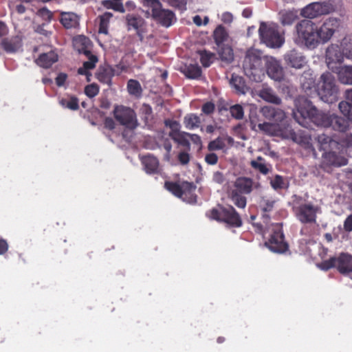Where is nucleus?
Returning <instances> with one entry per match:
<instances>
[{
    "label": "nucleus",
    "mask_w": 352,
    "mask_h": 352,
    "mask_svg": "<svg viewBox=\"0 0 352 352\" xmlns=\"http://www.w3.org/2000/svg\"><path fill=\"white\" fill-rule=\"evenodd\" d=\"M89 43L90 41L88 38H84L82 40L81 47L78 49L80 54H85L89 59V60L83 63L82 67L78 69V74L85 76L88 82L91 80L90 77L91 76L89 71L95 68L96 64L98 61V57L91 54L88 46Z\"/></svg>",
    "instance_id": "obj_13"
},
{
    "label": "nucleus",
    "mask_w": 352,
    "mask_h": 352,
    "mask_svg": "<svg viewBox=\"0 0 352 352\" xmlns=\"http://www.w3.org/2000/svg\"><path fill=\"white\" fill-rule=\"evenodd\" d=\"M115 76L114 69L109 65L100 66L96 73L98 80L103 84L111 86L112 78Z\"/></svg>",
    "instance_id": "obj_23"
},
{
    "label": "nucleus",
    "mask_w": 352,
    "mask_h": 352,
    "mask_svg": "<svg viewBox=\"0 0 352 352\" xmlns=\"http://www.w3.org/2000/svg\"><path fill=\"white\" fill-rule=\"evenodd\" d=\"M300 82L302 89L305 91H311L315 88L316 80L310 71H305L300 77Z\"/></svg>",
    "instance_id": "obj_31"
},
{
    "label": "nucleus",
    "mask_w": 352,
    "mask_h": 352,
    "mask_svg": "<svg viewBox=\"0 0 352 352\" xmlns=\"http://www.w3.org/2000/svg\"><path fill=\"white\" fill-rule=\"evenodd\" d=\"M275 201L272 199H263L260 203V206L263 212L262 217L263 222L267 225L270 219V216L267 214L272 211L274 206Z\"/></svg>",
    "instance_id": "obj_36"
},
{
    "label": "nucleus",
    "mask_w": 352,
    "mask_h": 352,
    "mask_svg": "<svg viewBox=\"0 0 352 352\" xmlns=\"http://www.w3.org/2000/svg\"><path fill=\"white\" fill-rule=\"evenodd\" d=\"M329 127H332L333 130L338 131L342 133L345 132L347 130L349 127L348 120L345 119L344 118L338 116L334 113H329Z\"/></svg>",
    "instance_id": "obj_26"
},
{
    "label": "nucleus",
    "mask_w": 352,
    "mask_h": 352,
    "mask_svg": "<svg viewBox=\"0 0 352 352\" xmlns=\"http://www.w3.org/2000/svg\"><path fill=\"white\" fill-rule=\"evenodd\" d=\"M299 39L309 48H315L319 43L318 27L311 21L302 20L296 26Z\"/></svg>",
    "instance_id": "obj_5"
},
{
    "label": "nucleus",
    "mask_w": 352,
    "mask_h": 352,
    "mask_svg": "<svg viewBox=\"0 0 352 352\" xmlns=\"http://www.w3.org/2000/svg\"><path fill=\"white\" fill-rule=\"evenodd\" d=\"M113 17V14L109 12H105L103 14L100 15L98 18L99 19L98 33L103 34H108L109 26L110 20Z\"/></svg>",
    "instance_id": "obj_37"
},
{
    "label": "nucleus",
    "mask_w": 352,
    "mask_h": 352,
    "mask_svg": "<svg viewBox=\"0 0 352 352\" xmlns=\"http://www.w3.org/2000/svg\"><path fill=\"white\" fill-rule=\"evenodd\" d=\"M344 60L343 53L338 45L332 44L326 50V60L328 67L333 72L339 67L334 66L335 64L340 65Z\"/></svg>",
    "instance_id": "obj_18"
},
{
    "label": "nucleus",
    "mask_w": 352,
    "mask_h": 352,
    "mask_svg": "<svg viewBox=\"0 0 352 352\" xmlns=\"http://www.w3.org/2000/svg\"><path fill=\"white\" fill-rule=\"evenodd\" d=\"M284 58L287 65L296 69H301L306 64L305 56L296 50L289 51Z\"/></svg>",
    "instance_id": "obj_22"
},
{
    "label": "nucleus",
    "mask_w": 352,
    "mask_h": 352,
    "mask_svg": "<svg viewBox=\"0 0 352 352\" xmlns=\"http://www.w3.org/2000/svg\"><path fill=\"white\" fill-rule=\"evenodd\" d=\"M184 133L179 132V129L170 131L169 132V137H170L175 142H177L183 146H188V141L184 138Z\"/></svg>",
    "instance_id": "obj_49"
},
{
    "label": "nucleus",
    "mask_w": 352,
    "mask_h": 352,
    "mask_svg": "<svg viewBox=\"0 0 352 352\" xmlns=\"http://www.w3.org/2000/svg\"><path fill=\"white\" fill-rule=\"evenodd\" d=\"M293 140L307 149L314 150L311 136L303 131L293 133Z\"/></svg>",
    "instance_id": "obj_34"
},
{
    "label": "nucleus",
    "mask_w": 352,
    "mask_h": 352,
    "mask_svg": "<svg viewBox=\"0 0 352 352\" xmlns=\"http://www.w3.org/2000/svg\"><path fill=\"white\" fill-rule=\"evenodd\" d=\"M205 162L209 165H214L218 162V156L214 153H210L206 155Z\"/></svg>",
    "instance_id": "obj_57"
},
{
    "label": "nucleus",
    "mask_w": 352,
    "mask_h": 352,
    "mask_svg": "<svg viewBox=\"0 0 352 352\" xmlns=\"http://www.w3.org/2000/svg\"><path fill=\"white\" fill-rule=\"evenodd\" d=\"M230 113L231 116L236 120H241L243 118V108L239 104L231 106L230 107Z\"/></svg>",
    "instance_id": "obj_51"
},
{
    "label": "nucleus",
    "mask_w": 352,
    "mask_h": 352,
    "mask_svg": "<svg viewBox=\"0 0 352 352\" xmlns=\"http://www.w3.org/2000/svg\"><path fill=\"white\" fill-rule=\"evenodd\" d=\"M99 90V86L96 83H92L85 87V94L87 97L92 98L98 94Z\"/></svg>",
    "instance_id": "obj_52"
},
{
    "label": "nucleus",
    "mask_w": 352,
    "mask_h": 352,
    "mask_svg": "<svg viewBox=\"0 0 352 352\" xmlns=\"http://www.w3.org/2000/svg\"><path fill=\"white\" fill-rule=\"evenodd\" d=\"M188 0H167L168 4L181 10L186 9V4Z\"/></svg>",
    "instance_id": "obj_55"
},
{
    "label": "nucleus",
    "mask_w": 352,
    "mask_h": 352,
    "mask_svg": "<svg viewBox=\"0 0 352 352\" xmlns=\"http://www.w3.org/2000/svg\"><path fill=\"white\" fill-rule=\"evenodd\" d=\"M272 187L275 189H282L284 188V180L282 176L276 175L270 182Z\"/></svg>",
    "instance_id": "obj_54"
},
{
    "label": "nucleus",
    "mask_w": 352,
    "mask_h": 352,
    "mask_svg": "<svg viewBox=\"0 0 352 352\" xmlns=\"http://www.w3.org/2000/svg\"><path fill=\"white\" fill-rule=\"evenodd\" d=\"M142 4L144 8L151 10V16L162 6V3L159 0H142Z\"/></svg>",
    "instance_id": "obj_46"
},
{
    "label": "nucleus",
    "mask_w": 352,
    "mask_h": 352,
    "mask_svg": "<svg viewBox=\"0 0 352 352\" xmlns=\"http://www.w3.org/2000/svg\"><path fill=\"white\" fill-rule=\"evenodd\" d=\"M260 130L270 135H276L279 131V126L277 124L263 122L258 125Z\"/></svg>",
    "instance_id": "obj_44"
},
{
    "label": "nucleus",
    "mask_w": 352,
    "mask_h": 352,
    "mask_svg": "<svg viewBox=\"0 0 352 352\" xmlns=\"http://www.w3.org/2000/svg\"><path fill=\"white\" fill-rule=\"evenodd\" d=\"M317 93L324 102L332 104L338 101V88L334 76L330 72L321 75L320 80L318 84Z\"/></svg>",
    "instance_id": "obj_4"
},
{
    "label": "nucleus",
    "mask_w": 352,
    "mask_h": 352,
    "mask_svg": "<svg viewBox=\"0 0 352 352\" xmlns=\"http://www.w3.org/2000/svg\"><path fill=\"white\" fill-rule=\"evenodd\" d=\"M220 58L227 63H231L234 60L233 50L230 46H222L219 51Z\"/></svg>",
    "instance_id": "obj_45"
},
{
    "label": "nucleus",
    "mask_w": 352,
    "mask_h": 352,
    "mask_svg": "<svg viewBox=\"0 0 352 352\" xmlns=\"http://www.w3.org/2000/svg\"><path fill=\"white\" fill-rule=\"evenodd\" d=\"M210 217L226 223L230 228H239L243 224L240 214L232 206H221L219 209L212 208L210 211Z\"/></svg>",
    "instance_id": "obj_7"
},
{
    "label": "nucleus",
    "mask_w": 352,
    "mask_h": 352,
    "mask_svg": "<svg viewBox=\"0 0 352 352\" xmlns=\"http://www.w3.org/2000/svg\"><path fill=\"white\" fill-rule=\"evenodd\" d=\"M226 147L225 139L218 137L215 140L210 141L208 145V149L210 151L223 149Z\"/></svg>",
    "instance_id": "obj_47"
},
{
    "label": "nucleus",
    "mask_w": 352,
    "mask_h": 352,
    "mask_svg": "<svg viewBox=\"0 0 352 352\" xmlns=\"http://www.w3.org/2000/svg\"><path fill=\"white\" fill-rule=\"evenodd\" d=\"M115 119L126 128L134 129L138 126L136 113L130 107L123 105H116L113 109Z\"/></svg>",
    "instance_id": "obj_14"
},
{
    "label": "nucleus",
    "mask_w": 352,
    "mask_h": 352,
    "mask_svg": "<svg viewBox=\"0 0 352 352\" xmlns=\"http://www.w3.org/2000/svg\"><path fill=\"white\" fill-rule=\"evenodd\" d=\"M184 134L190 138V140L197 145H201V137L197 134H191L189 133H184Z\"/></svg>",
    "instance_id": "obj_63"
},
{
    "label": "nucleus",
    "mask_w": 352,
    "mask_h": 352,
    "mask_svg": "<svg viewBox=\"0 0 352 352\" xmlns=\"http://www.w3.org/2000/svg\"><path fill=\"white\" fill-rule=\"evenodd\" d=\"M261 41L267 47L272 48L280 47L284 43L285 38L278 30L276 24H266L261 23L258 29Z\"/></svg>",
    "instance_id": "obj_8"
},
{
    "label": "nucleus",
    "mask_w": 352,
    "mask_h": 352,
    "mask_svg": "<svg viewBox=\"0 0 352 352\" xmlns=\"http://www.w3.org/2000/svg\"><path fill=\"white\" fill-rule=\"evenodd\" d=\"M264 63L265 72L270 78L276 81L283 79L284 72L279 60L272 56H265Z\"/></svg>",
    "instance_id": "obj_16"
},
{
    "label": "nucleus",
    "mask_w": 352,
    "mask_h": 352,
    "mask_svg": "<svg viewBox=\"0 0 352 352\" xmlns=\"http://www.w3.org/2000/svg\"><path fill=\"white\" fill-rule=\"evenodd\" d=\"M126 21L128 30L133 29L136 31L138 36L142 39L145 20L138 14H128L126 16Z\"/></svg>",
    "instance_id": "obj_20"
},
{
    "label": "nucleus",
    "mask_w": 352,
    "mask_h": 352,
    "mask_svg": "<svg viewBox=\"0 0 352 352\" xmlns=\"http://www.w3.org/2000/svg\"><path fill=\"white\" fill-rule=\"evenodd\" d=\"M178 160L181 164L186 165L188 164L190 161V155L186 152H180L178 155Z\"/></svg>",
    "instance_id": "obj_60"
},
{
    "label": "nucleus",
    "mask_w": 352,
    "mask_h": 352,
    "mask_svg": "<svg viewBox=\"0 0 352 352\" xmlns=\"http://www.w3.org/2000/svg\"><path fill=\"white\" fill-rule=\"evenodd\" d=\"M264 57L259 50L250 49L246 52L243 69L244 74L250 80L254 82H261L265 77Z\"/></svg>",
    "instance_id": "obj_2"
},
{
    "label": "nucleus",
    "mask_w": 352,
    "mask_h": 352,
    "mask_svg": "<svg viewBox=\"0 0 352 352\" xmlns=\"http://www.w3.org/2000/svg\"><path fill=\"white\" fill-rule=\"evenodd\" d=\"M164 124L166 127H169L171 129V131H176L179 129L180 128V124L179 122L174 120L166 119L164 120Z\"/></svg>",
    "instance_id": "obj_58"
},
{
    "label": "nucleus",
    "mask_w": 352,
    "mask_h": 352,
    "mask_svg": "<svg viewBox=\"0 0 352 352\" xmlns=\"http://www.w3.org/2000/svg\"><path fill=\"white\" fill-rule=\"evenodd\" d=\"M261 111L265 118L276 122H281L285 118L283 111L272 106H265L261 109Z\"/></svg>",
    "instance_id": "obj_24"
},
{
    "label": "nucleus",
    "mask_w": 352,
    "mask_h": 352,
    "mask_svg": "<svg viewBox=\"0 0 352 352\" xmlns=\"http://www.w3.org/2000/svg\"><path fill=\"white\" fill-rule=\"evenodd\" d=\"M1 47L8 54L16 53L23 47L22 37L16 35L4 38L1 41Z\"/></svg>",
    "instance_id": "obj_19"
},
{
    "label": "nucleus",
    "mask_w": 352,
    "mask_h": 352,
    "mask_svg": "<svg viewBox=\"0 0 352 352\" xmlns=\"http://www.w3.org/2000/svg\"><path fill=\"white\" fill-rule=\"evenodd\" d=\"M181 72L186 78L190 79H197L199 78L202 74L201 68L197 64L185 65L182 68Z\"/></svg>",
    "instance_id": "obj_35"
},
{
    "label": "nucleus",
    "mask_w": 352,
    "mask_h": 352,
    "mask_svg": "<svg viewBox=\"0 0 352 352\" xmlns=\"http://www.w3.org/2000/svg\"><path fill=\"white\" fill-rule=\"evenodd\" d=\"M318 267L324 271L336 267L341 274L349 276L352 273V255L341 253L338 257H331L322 261Z\"/></svg>",
    "instance_id": "obj_6"
},
{
    "label": "nucleus",
    "mask_w": 352,
    "mask_h": 352,
    "mask_svg": "<svg viewBox=\"0 0 352 352\" xmlns=\"http://www.w3.org/2000/svg\"><path fill=\"white\" fill-rule=\"evenodd\" d=\"M340 25V20L337 18L329 17L326 19L322 25L318 28L319 43L329 41Z\"/></svg>",
    "instance_id": "obj_15"
},
{
    "label": "nucleus",
    "mask_w": 352,
    "mask_h": 352,
    "mask_svg": "<svg viewBox=\"0 0 352 352\" xmlns=\"http://www.w3.org/2000/svg\"><path fill=\"white\" fill-rule=\"evenodd\" d=\"M104 125L106 129L109 130H113L116 127L114 120H113V118L109 117L104 119Z\"/></svg>",
    "instance_id": "obj_64"
},
{
    "label": "nucleus",
    "mask_w": 352,
    "mask_h": 352,
    "mask_svg": "<svg viewBox=\"0 0 352 352\" xmlns=\"http://www.w3.org/2000/svg\"><path fill=\"white\" fill-rule=\"evenodd\" d=\"M212 180L217 184H221L225 181V177L221 172L216 171L213 173Z\"/></svg>",
    "instance_id": "obj_61"
},
{
    "label": "nucleus",
    "mask_w": 352,
    "mask_h": 352,
    "mask_svg": "<svg viewBox=\"0 0 352 352\" xmlns=\"http://www.w3.org/2000/svg\"><path fill=\"white\" fill-rule=\"evenodd\" d=\"M339 109L341 113L345 116H349L352 111V104L346 100V101H342L338 105Z\"/></svg>",
    "instance_id": "obj_53"
},
{
    "label": "nucleus",
    "mask_w": 352,
    "mask_h": 352,
    "mask_svg": "<svg viewBox=\"0 0 352 352\" xmlns=\"http://www.w3.org/2000/svg\"><path fill=\"white\" fill-rule=\"evenodd\" d=\"M344 230L347 232L352 231V214H349L344 220Z\"/></svg>",
    "instance_id": "obj_62"
},
{
    "label": "nucleus",
    "mask_w": 352,
    "mask_h": 352,
    "mask_svg": "<svg viewBox=\"0 0 352 352\" xmlns=\"http://www.w3.org/2000/svg\"><path fill=\"white\" fill-rule=\"evenodd\" d=\"M338 74L339 81L345 85H352V66H340L333 71Z\"/></svg>",
    "instance_id": "obj_30"
},
{
    "label": "nucleus",
    "mask_w": 352,
    "mask_h": 352,
    "mask_svg": "<svg viewBox=\"0 0 352 352\" xmlns=\"http://www.w3.org/2000/svg\"><path fill=\"white\" fill-rule=\"evenodd\" d=\"M269 229L271 230V233L267 241L265 242V245L275 253L286 252L289 250V245L285 241L282 224H272Z\"/></svg>",
    "instance_id": "obj_9"
},
{
    "label": "nucleus",
    "mask_w": 352,
    "mask_h": 352,
    "mask_svg": "<svg viewBox=\"0 0 352 352\" xmlns=\"http://www.w3.org/2000/svg\"><path fill=\"white\" fill-rule=\"evenodd\" d=\"M184 124L186 129L192 130L199 127L201 120L197 115L189 113L184 118Z\"/></svg>",
    "instance_id": "obj_38"
},
{
    "label": "nucleus",
    "mask_w": 352,
    "mask_h": 352,
    "mask_svg": "<svg viewBox=\"0 0 352 352\" xmlns=\"http://www.w3.org/2000/svg\"><path fill=\"white\" fill-rule=\"evenodd\" d=\"M317 142L319 144V149L324 152L329 150H340L341 147H349L352 146V134L343 133L338 140L333 139L324 133L318 135Z\"/></svg>",
    "instance_id": "obj_10"
},
{
    "label": "nucleus",
    "mask_w": 352,
    "mask_h": 352,
    "mask_svg": "<svg viewBox=\"0 0 352 352\" xmlns=\"http://www.w3.org/2000/svg\"><path fill=\"white\" fill-rule=\"evenodd\" d=\"M141 162L144 170L148 174H155L158 173L159 161L157 157L152 155H144L141 158Z\"/></svg>",
    "instance_id": "obj_27"
},
{
    "label": "nucleus",
    "mask_w": 352,
    "mask_h": 352,
    "mask_svg": "<svg viewBox=\"0 0 352 352\" xmlns=\"http://www.w3.org/2000/svg\"><path fill=\"white\" fill-rule=\"evenodd\" d=\"M263 159L261 157H258L256 160H252L250 162L251 166L259 171L263 175H267L270 172L269 168L264 163H261L258 161H261Z\"/></svg>",
    "instance_id": "obj_48"
},
{
    "label": "nucleus",
    "mask_w": 352,
    "mask_h": 352,
    "mask_svg": "<svg viewBox=\"0 0 352 352\" xmlns=\"http://www.w3.org/2000/svg\"><path fill=\"white\" fill-rule=\"evenodd\" d=\"M67 79V75L65 73H60L55 78L56 85L58 87H62L65 85Z\"/></svg>",
    "instance_id": "obj_59"
},
{
    "label": "nucleus",
    "mask_w": 352,
    "mask_h": 352,
    "mask_svg": "<svg viewBox=\"0 0 352 352\" xmlns=\"http://www.w3.org/2000/svg\"><path fill=\"white\" fill-rule=\"evenodd\" d=\"M329 113L318 110L312 103L305 100L303 105L297 107L294 112V118L301 126L309 128L312 123L317 126L329 127Z\"/></svg>",
    "instance_id": "obj_1"
},
{
    "label": "nucleus",
    "mask_w": 352,
    "mask_h": 352,
    "mask_svg": "<svg viewBox=\"0 0 352 352\" xmlns=\"http://www.w3.org/2000/svg\"><path fill=\"white\" fill-rule=\"evenodd\" d=\"M228 36V34L226 28L221 25H218L213 33L214 42L219 47L227 40Z\"/></svg>",
    "instance_id": "obj_41"
},
{
    "label": "nucleus",
    "mask_w": 352,
    "mask_h": 352,
    "mask_svg": "<svg viewBox=\"0 0 352 352\" xmlns=\"http://www.w3.org/2000/svg\"><path fill=\"white\" fill-rule=\"evenodd\" d=\"M196 188L192 182H183L182 197L180 199L189 204H195L197 197L195 194Z\"/></svg>",
    "instance_id": "obj_25"
},
{
    "label": "nucleus",
    "mask_w": 352,
    "mask_h": 352,
    "mask_svg": "<svg viewBox=\"0 0 352 352\" xmlns=\"http://www.w3.org/2000/svg\"><path fill=\"white\" fill-rule=\"evenodd\" d=\"M127 90L129 94L140 96L142 92L141 85L137 80L130 79L127 82Z\"/></svg>",
    "instance_id": "obj_43"
},
{
    "label": "nucleus",
    "mask_w": 352,
    "mask_h": 352,
    "mask_svg": "<svg viewBox=\"0 0 352 352\" xmlns=\"http://www.w3.org/2000/svg\"><path fill=\"white\" fill-rule=\"evenodd\" d=\"M254 182L248 177H239L233 183V188L229 192V198L239 208H245L247 199L244 195H249L253 190Z\"/></svg>",
    "instance_id": "obj_3"
},
{
    "label": "nucleus",
    "mask_w": 352,
    "mask_h": 352,
    "mask_svg": "<svg viewBox=\"0 0 352 352\" xmlns=\"http://www.w3.org/2000/svg\"><path fill=\"white\" fill-rule=\"evenodd\" d=\"M214 104L212 102H206L201 107V111L206 115L212 114L214 111Z\"/></svg>",
    "instance_id": "obj_56"
},
{
    "label": "nucleus",
    "mask_w": 352,
    "mask_h": 352,
    "mask_svg": "<svg viewBox=\"0 0 352 352\" xmlns=\"http://www.w3.org/2000/svg\"><path fill=\"white\" fill-rule=\"evenodd\" d=\"M200 62L203 67H208L212 63L213 54L207 52L206 50L199 51Z\"/></svg>",
    "instance_id": "obj_50"
},
{
    "label": "nucleus",
    "mask_w": 352,
    "mask_h": 352,
    "mask_svg": "<svg viewBox=\"0 0 352 352\" xmlns=\"http://www.w3.org/2000/svg\"><path fill=\"white\" fill-rule=\"evenodd\" d=\"M58 54L54 51L43 53L36 60L38 65L43 68H50L54 63L58 61Z\"/></svg>",
    "instance_id": "obj_28"
},
{
    "label": "nucleus",
    "mask_w": 352,
    "mask_h": 352,
    "mask_svg": "<svg viewBox=\"0 0 352 352\" xmlns=\"http://www.w3.org/2000/svg\"><path fill=\"white\" fill-rule=\"evenodd\" d=\"M332 10L329 3L323 2H315L309 4L302 10L303 15L309 19H314L318 16L327 14Z\"/></svg>",
    "instance_id": "obj_17"
},
{
    "label": "nucleus",
    "mask_w": 352,
    "mask_h": 352,
    "mask_svg": "<svg viewBox=\"0 0 352 352\" xmlns=\"http://www.w3.org/2000/svg\"><path fill=\"white\" fill-rule=\"evenodd\" d=\"M59 103L63 108L72 111H76L79 109V101L76 96H71L69 99L62 98Z\"/></svg>",
    "instance_id": "obj_42"
},
{
    "label": "nucleus",
    "mask_w": 352,
    "mask_h": 352,
    "mask_svg": "<svg viewBox=\"0 0 352 352\" xmlns=\"http://www.w3.org/2000/svg\"><path fill=\"white\" fill-rule=\"evenodd\" d=\"M293 210L296 219L301 223L315 224L320 207L311 202L301 203L294 206Z\"/></svg>",
    "instance_id": "obj_12"
},
{
    "label": "nucleus",
    "mask_w": 352,
    "mask_h": 352,
    "mask_svg": "<svg viewBox=\"0 0 352 352\" xmlns=\"http://www.w3.org/2000/svg\"><path fill=\"white\" fill-rule=\"evenodd\" d=\"M164 188L170 192L173 195L177 197H182L183 182L182 183L176 182L166 181L164 183Z\"/></svg>",
    "instance_id": "obj_40"
},
{
    "label": "nucleus",
    "mask_w": 352,
    "mask_h": 352,
    "mask_svg": "<svg viewBox=\"0 0 352 352\" xmlns=\"http://www.w3.org/2000/svg\"><path fill=\"white\" fill-rule=\"evenodd\" d=\"M346 148L341 147L340 151L333 149L324 152L322 155L320 168L324 171L329 172L332 167H340L346 165L348 160L343 155Z\"/></svg>",
    "instance_id": "obj_11"
},
{
    "label": "nucleus",
    "mask_w": 352,
    "mask_h": 352,
    "mask_svg": "<svg viewBox=\"0 0 352 352\" xmlns=\"http://www.w3.org/2000/svg\"><path fill=\"white\" fill-rule=\"evenodd\" d=\"M230 83L238 93H245L246 85L243 77L233 74L231 76Z\"/></svg>",
    "instance_id": "obj_39"
},
{
    "label": "nucleus",
    "mask_w": 352,
    "mask_h": 352,
    "mask_svg": "<svg viewBox=\"0 0 352 352\" xmlns=\"http://www.w3.org/2000/svg\"><path fill=\"white\" fill-rule=\"evenodd\" d=\"M258 96L266 102L279 104L281 102L280 98L275 94L271 87H264L258 92Z\"/></svg>",
    "instance_id": "obj_32"
},
{
    "label": "nucleus",
    "mask_w": 352,
    "mask_h": 352,
    "mask_svg": "<svg viewBox=\"0 0 352 352\" xmlns=\"http://www.w3.org/2000/svg\"><path fill=\"white\" fill-rule=\"evenodd\" d=\"M278 17L283 25H291L298 19V14L296 11L284 10L278 12Z\"/></svg>",
    "instance_id": "obj_33"
},
{
    "label": "nucleus",
    "mask_w": 352,
    "mask_h": 352,
    "mask_svg": "<svg viewBox=\"0 0 352 352\" xmlns=\"http://www.w3.org/2000/svg\"><path fill=\"white\" fill-rule=\"evenodd\" d=\"M60 22L66 29L76 28L79 25V18L73 12H63L60 14Z\"/></svg>",
    "instance_id": "obj_29"
},
{
    "label": "nucleus",
    "mask_w": 352,
    "mask_h": 352,
    "mask_svg": "<svg viewBox=\"0 0 352 352\" xmlns=\"http://www.w3.org/2000/svg\"><path fill=\"white\" fill-rule=\"evenodd\" d=\"M151 17L161 25L166 28L170 27L173 21H176L175 13L170 10L163 8L162 6Z\"/></svg>",
    "instance_id": "obj_21"
}]
</instances>
